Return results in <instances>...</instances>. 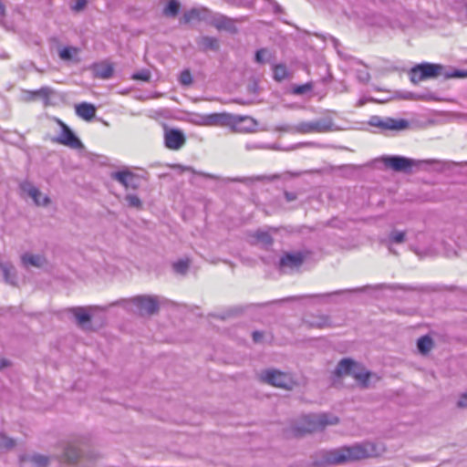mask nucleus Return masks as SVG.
Returning <instances> with one entry per match:
<instances>
[{"label": "nucleus", "instance_id": "1", "mask_svg": "<svg viewBox=\"0 0 467 467\" xmlns=\"http://www.w3.org/2000/svg\"><path fill=\"white\" fill-rule=\"evenodd\" d=\"M382 451L383 449L380 446L372 442L356 443L329 451L324 450L317 452L320 459L316 460L315 464H342L379 456Z\"/></svg>", "mask_w": 467, "mask_h": 467}, {"label": "nucleus", "instance_id": "2", "mask_svg": "<svg viewBox=\"0 0 467 467\" xmlns=\"http://www.w3.org/2000/svg\"><path fill=\"white\" fill-rule=\"evenodd\" d=\"M335 374L337 377L346 375L353 377L362 389L369 388L371 381L377 382L379 379L377 374L368 371L362 364L349 358H345L338 362Z\"/></svg>", "mask_w": 467, "mask_h": 467}, {"label": "nucleus", "instance_id": "3", "mask_svg": "<svg viewBox=\"0 0 467 467\" xmlns=\"http://www.w3.org/2000/svg\"><path fill=\"white\" fill-rule=\"evenodd\" d=\"M410 80L417 83L419 81L439 76H443L446 79L451 78H463L467 76V73L458 69L449 71L446 70L445 67L442 65L424 62L413 67L410 69Z\"/></svg>", "mask_w": 467, "mask_h": 467}, {"label": "nucleus", "instance_id": "4", "mask_svg": "<svg viewBox=\"0 0 467 467\" xmlns=\"http://www.w3.org/2000/svg\"><path fill=\"white\" fill-rule=\"evenodd\" d=\"M337 130L333 118L329 115L311 121L299 122L292 128V131L301 134L327 133Z\"/></svg>", "mask_w": 467, "mask_h": 467}, {"label": "nucleus", "instance_id": "5", "mask_svg": "<svg viewBox=\"0 0 467 467\" xmlns=\"http://www.w3.org/2000/svg\"><path fill=\"white\" fill-rule=\"evenodd\" d=\"M338 422L336 416L327 413L309 414L303 417V425L298 428L300 433L313 432L324 429L327 425Z\"/></svg>", "mask_w": 467, "mask_h": 467}, {"label": "nucleus", "instance_id": "6", "mask_svg": "<svg viewBox=\"0 0 467 467\" xmlns=\"http://www.w3.org/2000/svg\"><path fill=\"white\" fill-rule=\"evenodd\" d=\"M260 379L271 386L284 389H292L296 386V381L289 373L282 372L277 369H265L259 375Z\"/></svg>", "mask_w": 467, "mask_h": 467}, {"label": "nucleus", "instance_id": "7", "mask_svg": "<svg viewBox=\"0 0 467 467\" xmlns=\"http://www.w3.org/2000/svg\"><path fill=\"white\" fill-rule=\"evenodd\" d=\"M130 304L135 306L141 315H153L159 310L157 299L150 296H137L130 299H121L112 305H119L128 307Z\"/></svg>", "mask_w": 467, "mask_h": 467}, {"label": "nucleus", "instance_id": "8", "mask_svg": "<svg viewBox=\"0 0 467 467\" xmlns=\"http://www.w3.org/2000/svg\"><path fill=\"white\" fill-rule=\"evenodd\" d=\"M433 161H416L403 156L394 155L383 158L384 164L394 171L409 173L414 167H420L423 164L432 162Z\"/></svg>", "mask_w": 467, "mask_h": 467}, {"label": "nucleus", "instance_id": "9", "mask_svg": "<svg viewBox=\"0 0 467 467\" xmlns=\"http://www.w3.org/2000/svg\"><path fill=\"white\" fill-rule=\"evenodd\" d=\"M371 127L378 128L380 131H399L409 127V122L403 119H393L389 117L371 116L368 121Z\"/></svg>", "mask_w": 467, "mask_h": 467}, {"label": "nucleus", "instance_id": "10", "mask_svg": "<svg viewBox=\"0 0 467 467\" xmlns=\"http://www.w3.org/2000/svg\"><path fill=\"white\" fill-rule=\"evenodd\" d=\"M110 178L118 182L126 191L137 190L141 183L142 177L128 168L121 169L110 173Z\"/></svg>", "mask_w": 467, "mask_h": 467}, {"label": "nucleus", "instance_id": "11", "mask_svg": "<svg viewBox=\"0 0 467 467\" xmlns=\"http://www.w3.org/2000/svg\"><path fill=\"white\" fill-rule=\"evenodd\" d=\"M228 128L234 132L251 133L256 130L257 121L249 116L231 114Z\"/></svg>", "mask_w": 467, "mask_h": 467}, {"label": "nucleus", "instance_id": "12", "mask_svg": "<svg viewBox=\"0 0 467 467\" xmlns=\"http://www.w3.org/2000/svg\"><path fill=\"white\" fill-rule=\"evenodd\" d=\"M186 142L184 133L177 129H169L164 131V145L171 150L182 149Z\"/></svg>", "mask_w": 467, "mask_h": 467}, {"label": "nucleus", "instance_id": "13", "mask_svg": "<svg viewBox=\"0 0 467 467\" xmlns=\"http://www.w3.org/2000/svg\"><path fill=\"white\" fill-rule=\"evenodd\" d=\"M61 126V132L56 140L60 144L68 146L72 149H81L83 144L80 140L73 133V131L62 121L58 120Z\"/></svg>", "mask_w": 467, "mask_h": 467}, {"label": "nucleus", "instance_id": "14", "mask_svg": "<svg viewBox=\"0 0 467 467\" xmlns=\"http://www.w3.org/2000/svg\"><path fill=\"white\" fill-rule=\"evenodd\" d=\"M236 19L228 17L222 14H213L212 19L210 20V24L216 27L218 30H224L231 34H235L237 32L236 27Z\"/></svg>", "mask_w": 467, "mask_h": 467}, {"label": "nucleus", "instance_id": "15", "mask_svg": "<svg viewBox=\"0 0 467 467\" xmlns=\"http://www.w3.org/2000/svg\"><path fill=\"white\" fill-rule=\"evenodd\" d=\"M230 113L221 112V113H211L202 116V121H196V124L202 126H221V127H228Z\"/></svg>", "mask_w": 467, "mask_h": 467}, {"label": "nucleus", "instance_id": "16", "mask_svg": "<svg viewBox=\"0 0 467 467\" xmlns=\"http://www.w3.org/2000/svg\"><path fill=\"white\" fill-rule=\"evenodd\" d=\"M20 188L38 206H46L50 202V199L47 195H42L40 191L29 182H23L20 184Z\"/></svg>", "mask_w": 467, "mask_h": 467}, {"label": "nucleus", "instance_id": "17", "mask_svg": "<svg viewBox=\"0 0 467 467\" xmlns=\"http://www.w3.org/2000/svg\"><path fill=\"white\" fill-rule=\"evenodd\" d=\"M37 98L43 101L45 106H52L55 105V100L58 98V95L54 88L46 86L30 93V99Z\"/></svg>", "mask_w": 467, "mask_h": 467}, {"label": "nucleus", "instance_id": "18", "mask_svg": "<svg viewBox=\"0 0 467 467\" xmlns=\"http://www.w3.org/2000/svg\"><path fill=\"white\" fill-rule=\"evenodd\" d=\"M306 258V254L302 252H297L294 254H285L281 257L279 267L281 270L285 268L296 269L298 268L304 262Z\"/></svg>", "mask_w": 467, "mask_h": 467}, {"label": "nucleus", "instance_id": "19", "mask_svg": "<svg viewBox=\"0 0 467 467\" xmlns=\"http://www.w3.org/2000/svg\"><path fill=\"white\" fill-rule=\"evenodd\" d=\"M213 16V14L207 8H192L191 10L184 13L183 20L185 23L191 22L192 20H203L210 23Z\"/></svg>", "mask_w": 467, "mask_h": 467}, {"label": "nucleus", "instance_id": "20", "mask_svg": "<svg viewBox=\"0 0 467 467\" xmlns=\"http://www.w3.org/2000/svg\"><path fill=\"white\" fill-rule=\"evenodd\" d=\"M76 114L85 120H90L95 117L96 108L94 105L87 102H82L76 105Z\"/></svg>", "mask_w": 467, "mask_h": 467}, {"label": "nucleus", "instance_id": "21", "mask_svg": "<svg viewBox=\"0 0 467 467\" xmlns=\"http://www.w3.org/2000/svg\"><path fill=\"white\" fill-rule=\"evenodd\" d=\"M406 240V232L400 230H392L383 243L388 246L390 253L396 254L392 249L393 244H402Z\"/></svg>", "mask_w": 467, "mask_h": 467}, {"label": "nucleus", "instance_id": "22", "mask_svg": "<svg viewBox=\"0 0 467 467\" xmlns=\"http://www.w3.org/2000/svg\"><path fill=\"white\" fill-rule=\"evenodd\" d=\"M197 44H198L200 49H202V51H207V50L216 51L219 48L218 39L213 36H201L197 40Z\"/></svg>", "mask_w": 467, "mask_h": 467}, {"label": "nucleus", "instance_id": "23", "mask_svg": "<svg viewBox=\"0 0 467 467\" xmlns=\"http://www.w3.org/2000/svg\"><path fill=\"white\" fill-rule=\"evenodd\" d=\"M21 260L25 266L32 265L40 267L46 263L45 257L40 254H24L21 256Z\"/></svg>", "mask_w": 467, "mask_h": 467}, {"label": "nucleus", "instance_id": "24", "mask_svg": "<svg viewBox=\"0 0 467 467\" xmlns=\"http://www.w3.org/2000/svg\"><path fill=\"white\" fill-rule=\"evenodd\" d=\"M94 73L97 78L108 79L113 75V67L108 63L97 64L94 66Z\"/></svg>", "mask_w": 467, "mask_h": 467}, {"label": "nucleus", "instance_id": "25", "mask_svg": "<svg viewBox=\"0 0 467 467\" xmlns=\"http://www.w3.org/2000/svg\"><path fill=\"white\" fill-rule=\"evenodd\" d=\"M70 312L73 314L79 326H84L91 319L89 313L84 307H73L70 309Z\"/></svg>", "mask_w": 467, "mask_h": 467}, {"label": "nucleus", "instance_id": "26", "mask_svg": "<svg viewBox=\"0 0 467 467\" xmlns=\"http://www.w3.org/2000/svg\"><path fill=\"white\" fill-rule=\"evenodd\" d=\"M274 59V53L268 48H259L254 54V61L257 64H265Z\"/></svg>", "mask_w": 467, "mask_h": 467}, {"label": "nucleus", "instance_id": "27", "mask_svg": "<svg viewBox=\"0 0 467 467\" xmlns=\"http://www.w3.org/2000/svg\"><path fill=\"white\" fill-rule=\"evenodd\" d=\"M288 70L284 64H275L273 66L274 79L280 82L288 78Z\"/></svg>", "mask_w": 467, "mask_h": 467}, {"label": "nucleus", "instance_id": "28", "mask_svg": "<svg viewBox=\"0 0 467 467\" xmlns=\"http://www.w3.org/2000/svg\"><path fill=\"white\" fill-rule=\"evenodd\" d=\"M308 325L312 327L323 328L330 326V320L327 316L313 317L311 319L306 320Z\"/></svg>", "mask_w": 467, "mask_h": 467}, {"label": "nucleus", "instance_id": "29", "mask_svg": "<svg viewBox=\"0 0 467 467\" xmlns=\"http://www.w3.org/2000/svg\"><path fill=\"white\" fill-rule=\"evenodd\" d=\"M78 54V48L74 47H65L59 50V57L64 61L75 60Z\"/></svg>", "mask_w": 467, "mask_h": 467}, {"label": "nucleus", "instance_id": "30", "mask_svg": "<svg viewBox=\"0 0 467 467\" xmlns=\"http://www.w3.org/2000/svg\"><path fill=\"white\" fill-rule=\"evenodd\" d=\"M252 237L256 243L261 244L265 247L270 246L273 244V239L267 232L257 231Z\"/></svg>", "mask_w": 467, "mask_h": 467}, {"label": "nucleus", "instance_id": "31", "mask_svg": "<svg viewBox=\"0 0 467 467\" xmlns=\"http://www.w3.org/2000/svg\"><path fill=\"white\" fill-rule=\"evenodd\" d=\"M180 11V3L177 0H170L163 9V15L167 17H175Z\"/></svg>", "mask_w": 467, "mask_h": 467}, {"label": "nucleus", "instance_id": "32", "mask_svg": "<svg viewBox=\"0 0 467 467\" xmlns=\"http://www.w3.org/2000/svg\"><path fill=\"white\" fill-rule=\"evenodd\" d=\"M432 345H433L432 339L429 336L420 337L417 342L418 349L422 354L428 353L431 349Z\"/></svg>", "mask_w": 467, "mask_h": 467}, {"label": "nucleus", "instance_id": "33", "mask_svg": "<svg viewBox=\"0 0 467 467\" xmlns=\"http://www.w3.org/2000/svg\"><path fill=\"white\" fill-rule=\"evenodd\" d=\"M189 259H181L172 264V268L175 273L180 275H185L190 267Z\"/></svg>", "mask_w": 467, "mask_h": 467}, {"label": "nucleus", "instance_id": "34", "mask_svg": "<svg viewBox=\"0 0 467 467\" xmlns=\"http://www.w3.org/2000/svg\"><path fill=\"white\" fill-rule=\"evenodd\" d=\"M5 279L7 283L15 285L16 284L15 268L12 265H2Z\"/></svg>", "mask_w": 467, "mask_h": 467}, {"label": "nucleus", "instance_id": "35", "mask_svg": "<svg viewBox=\"0 0 467 467\" xmlns=\"http://www.w3.org/2000/svg\"><path fill=\"white\" fill-rule=\"evenodd\" d=\"M65 457L68 462H74L80 457V451L76 446L68 445L65 450Z\"/></svg>", "mask_w": 467, "mask_h": 467}, {"label": "nucleus", "instance_id": "36", "mask_svg": "<svg viewBox=\"0 0 467 467\" xmlns=\"http://www.w3.org/2000/svg\"><path fill=\"white\" fill-rule=\"evenodd\" d=\"M245 150H279V148L275 145H270L265 143H260V142H247L245 144Z\"/></svg>", "mask_w": 467, "mask_h": 467}, {"label": "nucleus", "instance_id": "37", "mask_svg": "<svg viewBox=\"0 0 467 467\" xmlns=\"http://www.w3.org/2000/svg\"><path fill=\"white\" fill-rule=\"evenodd\" d=\"M125 201L127 202L128 205L132 208L136 209H141L142 208V202L136 194H127L125 196Z\"/></svg>", "mask_w": 467, "mask_h": 467}, {"label": "nucleus", "instance_id": "38", "mask_svg": "<svg viewBox=\"0 0 467 467\" xmlns=\"http://www.w3.org/2000/svg\"><path fill=\"white\" fill-rule=\"evenodd\" d=\"M48 457L41 454H35L30 457V462L36 467H46L48 463Z\"/></svg>", "mask_w": 467, "mask_h": 467}, {"label": "nucleus", "instance_id": "39", "mask_svg": "<svg viewBox=\"0 0 467 467\" xmlns=\"http://www.w3.org/2000/svg\"><path fill=\"white\" fill-rule=\"evenodd\" d=\"M179 81L182 86H190L192 83V77L189 69L182 71Z\"/></svg>", "mask_w": 467, "mask_h": 467}, {"label": "nucleus", "instance_id": "40", "mask_svg": "<svg viewBox=\"0 0 467 467\" xmlns=\"http://www.w3.org/2000/svg\"><path fill=\"white\" fill-rule=\"evenodd\" d=\"M16 442L13 439L6 437L4 434H0V450L1 449H12L15 446Z\"/></svg>", "mask_w": 467, "mask_h": 467}, {"label": "nucleus", "instance_id": "41", "mask_svg": "<svg viewBox=\"0 0 467 467\" xmlns=\"http://www.w3.org/2000/svg\"><path fill=\"white\" fill-rule=\"evenodd\" d=\"M132 78L137 80L149 81L150 78V73L148 70H141L133 74Z\"/></svg>", "mask_w": 467, "mask_h": 467}, {"label": "nucleus", "instance_id": "42", "mask_svg": "<svg viewBox=\"0 0 467 467\" xmlns=\"http://www.w3.org/2000/svg\"><path fill=\"white\" fill-rule=\"evenodd\" d=\"M311 88H312V85L310 83H306L304 85H299V86L295 87L293 92H294V94H296V95H302V94H305L306 92L309 91Z\"/></svg>", "mask_w": 467, "mask_h": 467}, {"label": "nucleus", "instance_id": "43", "mask_svg": "<svg viewBox=\"0 0 467 467\" xmlns=\"http://www.w3.org/2000/svg\"><path fill=\"white\" fill-rule=\"evenodd\" d=\"M410 249L417 254L419 255L420 257H423V256H426V255H431L434 254V251L431 250V249H428L426 251H422L420 250V248L416 247V246H411Z\"/></svg>", "mask_w": 467, "mask_h": 467}, {"label": "nucleus", "instance_id": "44", "mask_svg": "<svg viewBox=\"0 0 467 467\" xmlns=\"http://www.w3.org/2000/svg\"><path fill=\"white\" fill-rule=\"evenodd\" d=\"M87 3V0H76L71 8L76 12H79L85 8Z\"/></svg>", "mask_w": 467, "mask_h": 467}, {"label": "nucleus", "instance_id": "45", "mask_svg": "<svg viewBox=\"0 0 467 467\" xmlns=\"http://www.w3.org/2000/svg\"><path fill=\"white\" fill-rule=\"evenodd\" d=\"M279 178V175L277 174H274V175H271V176H266V175H262V176H256L254 178V180L256 181H274L275 179H278Z\"/></svg>", "mask_w": 467, "mask_h": 467}, {"label": "nucleus", "instance_id": "46", "mask_svg": "<svg viewBox=\"0 0 467 467\" xmlns=\"http://www.w3.org/2000/svg\"><path fill=\"white\" fill-rule=\"evenodd\" d=\"M358 78L359 79V81L366 83L369 80L370 76L368 71H362L358 73Z\"/></svg>", "mask_w": 467, "mask_h": 467}, {"label": "nucleus", "instance_id": "47", "mask_svg": "<svg viewBox=\"0 0 467 467\" xmlns=\"http://www.w3.org/2000/svg\"><path fill=\"white\" fill-rule=\"evenodd\" d=\"M284 195L287 202H293V201L296 200V198H297V195L296 192H287V191H285Z\"/></svg>", "mask_w": 467, "mask_h": 467}, {"label": "nucleus", "instance_id": "48", "mask_svg": "<svg viewBox=\"0 0 467 467\" xmlns=\"http://www.w3.org/2000/svg\"><path fill=\"white\" fill-rule=\"evenodd\" d=\"M359 290L360 289L338 290V291H335V292H332V293H327V294L321 295V296H330L332 295H340V294L347 293V292H354V291H359Z\"/></svg>", "mask_w": 467, "mask_h": 467}, {"label": "nucleus", "instance_id": "49", "mask_svg": "<svg viewBox=\"0 0 467 467\" xmlns=\"http://www.w3.org/2000/svg\"><path fill=\"white\" fill-rule=\"evenodd\" d=\"M457 404L461 408L467 407V392L460 397Z\"/></svg>", "mask_w": 467, "mask_h": 467}, {"label": "nucleus", "instance_id": "50", "mask_svg": "<svg viewBox=\"0 0 467 467\" xmlns=\"http://www.w3.org/2000/svg\"><path fill=\"white\" fill-rule=\"evenodd\" d=\"M252 336H253V340L254 342H259L263 337V333L260 331H254Z\"/></svg>", "mask_w": 467, "mask_h": 467}, {"label": "nucleus", "instance_id": "51", "mask_svg": "<svg viewBox=\"0 0 467 467\" xmlns=\"http://www.w3.org/2000/svg\"><path fill=\"white\" fill-rule=\"evenodd\" d=\"M181 172L182 171H192V169L191 167H184V166H182V165H176L175 166Z\"/></svg>", "mask_w": 467, "mask_h": 467}, {"label": "nucleus", "instance_id": "52", "mask_svg": "<svg viewBox=\"0 0 467 467\" xmlns=\"http://www.w3.org/2000/svg\"><path fill=\"white\" fill-rule=\"evenodd\" d=\"M4 16H5V6L3 4L0 3V24L2 23Z\"/></svg>", "mask_w": 467, "mask_h": 467}, {"label": "nucleus", "instance_id": "53", "mask_svg": "<svg viewBox=\"0 0 467 467\" xmlns=\"http://www.w3.org/2000/svg\"><path fill=\"white\" fill-rule=\"evenodd\" d=\"M33 90H27V91H25V100L26 101H31V100H34L35 99H30V93L32 92Z\"/></svg>", "mask_w": 467, "mask_h": 467}, {"label": "nucleus", "instance_id": "54", "mask_svg": "<svg viewBox=\"0 0 467 467\" xmlns=\"http://www.w3.org/2000/svg\"><path fill=\"white\" fill-rule=\"evenodd\" d=\"M274 9H275V12L277 13L281 10V7L280 5L277 4V3H275L274 4Z\"/></svg>", "mask_w": 467, "mask_h": 467}, {"label": "nucleus", "instance_id": "55", "mask_svg": "<svg viewBox=\"0 0 467 467\" xmlns=\"http://www.w3.org/2000/svg\"><path fill=\"white\" fill-rule=\"evenodd\" d=\"M202 115H198L197 116L198 119L196 120H194L193 122L196 124V121H202Z\"/></svg>", "mask_w": 467, "mask_h": 467}, {"label": "nucleus", "instance_id": "56", "mask_svg": "<svg viewBox=\"0 0 467 467\" xmlns=\"http://www.w3.org/2000/svg\"><path fill=\"white\" fill-rule=\"evenodd\" d=\"M7 366V362L6 361H3L2 364L0 365V368H4Z\"/></svg>", "mask_w": 467, "mask_h": 467}, {"label": "nucleus", "instance_id": "57", "mask_svg": "<svg viewBox=\"0 0 467 467\" xmlns=\"http://www.w3.org/2000/svg\"><path fill=\"white\" fill-rule=\"evenodd\" d=\"M363 104H364V101L359 100L358 105H359V106H361V105H363Z\"/></svg>", "mask_w": 467, "mask_h": 467}]
</instances>
